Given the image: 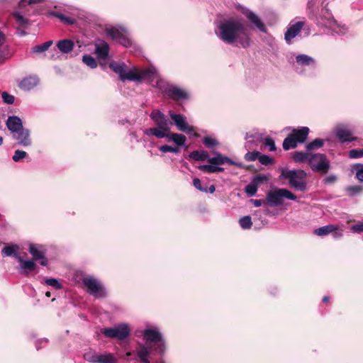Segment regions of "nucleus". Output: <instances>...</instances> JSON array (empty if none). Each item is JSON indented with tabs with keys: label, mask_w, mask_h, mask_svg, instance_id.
I'll return each instance as SVG.
<instances>
[{
	"label": "nucleus",
	"mask_w": 363,
	"mask_h": 363,
	"mask_svg": "<svg viewBox=\"0 0 363 363\" xmlns=\"http://www.w3.org/2000/svg\"><path fill=\"white\" fill-rule=\"evenodd\" d=\"M345 191L349 196H354L363 191V186L359 185L348 186L345 188Z\"/></svg>",
	"instance_id": "obj_35"
},
{
	"label": "nucleus",
	"mask_w": 363,
	"mask_h": 363,
	"mask_svg": "<svg viewBox=\"0 0 363 363\" xmlns=\"http://www.w3.org/2000/svg\"><path fill=\"white\" fill-rule=\"evenodd\" d=\"M101 332L105 336L113 338V328L102 329Z\"/></svg>",
	"instance_id": "obj_60"
},
{
	"label": "nucleus",
	"mask_w": 363,
	"mask_h": 363,
	"mask_svg": "<svg viewBox=\"0 0 363 363\" xmlns=\"http://www.w3.org/2000/svg\"><path fill=\"white\" fill-rule=\"evenodd\" d=\"M332 233L333 235L334 238H335V239L340 238L343 235L342 230H340V228H339V230H335Z\"/></svg>",
	"instance_id": "obj_62"
},
{
	"label": "nucleus",
	"mask_w": 363,
	"mask_h": 363,
	"mask_svg": "<svg viewBox=\"0 0 363 363\" xmlns=\"http://www.w3.org/2000/svg\"><path fill=\"white\" fill-rule=\"evenodd\" d=\"M115 73L118 74L119 79L122 82L127 80L140 83L145 79L152 78L155 72L150 68L139 69L134 67L130 69L125 63L115 62Z\"/></svg>",
	"instance_id": "obj_2"
},
{
	"label": "nucleus",
	"mask_w": 363,
	"mask_h": 363,
	"mask_svg": "<svg viewBox=\"0 0 363 363\" xmlns=\"http://www.w3.org/2000/svg\"><path fill=\"white\" fill-rule=\"evenodd\" d=\"M4 101L7 104H12L14 102V96L8 94L6 91H4L1 94Z\"/></svg>",
	"instance_id": "obj_55"
},
{
	"label": "nucleus",
	"mask_w": 363,
	"mask_h": 363,
	"mask_svg": "<svg viewBox=\"0 0 363 363\" xmlns=\"http://www.w3.org/2000/svg\"><path fill=\"white\" fill-rule=\"evenodd\" d=\"M18 262L20 263V269H22L21 274L28 276L30 272L35 271L37 266L35 262L32 260H24L23 257H18Z\"/></svg>",
	"instance_id": "obj_16"
},
{
	"label": "nucleus",
	"mask_w": 363,
	"mask_h": 363,
	"mask_svg": "<svg viewBox=\"0 0 363 363\" xmlns=\"http://www.w3.org/2000/svg\"><path fill=\"white\" fill-rule=\"evenodd\" d=\"M246 16L247 19L252 23L260 31L263 33L267 32V28L264 23L261 21L259 17L252 11L247 13Z\"/></svg>",
	"instance_id": "obj_21"
},
{
	"label": "nucleus",
	"mask_w": 363,
	"mask_h": 363,
	"mask_svg": "<svg viewBox=\"0 0 363 363\" xmlns=\"http://www.w3.org/2000/svg\"><path fill=\"white\" fill-rule=\"evenodd\" d=\"M245 191L250 196H252L257 193V186L252 182L245 186Z\"/></svg>",
	"instance_id": "obj_48"
},
{
	"label": "nucleus",
	"mask_w": 363,
	"mask_h": 363,
	"mask_svg": "<svg viewBox=\"0 0 363 363\" xmlns=\"http://www.w3.org/2000/svg\"><path fill=\"white\" fill-rule=\"evenodd\" d=\"M18 250L19 246L17 245H6L2 249L1 255L3 257H14L18 260V257H21Z\"/></svg>",
	"instance_id": "obj_23"
},
{
	"label": "nucleus",
	"mask_w": 363,
	"mask_h": 363,
	"mask_svg": "<svg viewBox=\"0 0 363 363\" xmlns=\"http://www.w3.org/2000/svg\"><path fill=\"white\" fill-rule=\"evenodd\" d=\"M308 164L313 171L323 174L328 173L330 169V162L325 154H311Z\"/></svg>",
	"instance_id": "obj_6"
},
{
	"label": "nucleus",
	"mask_w": 363,
	"mask_h": 363,
	"mask_svg": "<svg viewBox=\"0 0 363 363\" xmlns=\"http://www.w3.org/2000/svg\"><path fill=\"white\" fill-rule=\"evenodd\" d=\"M258 160L262 164L266 166L269 164H272L274 163L273 158H271L270 157L266 155H261L260 153Z\"/></svg>",
	"instance_id": "obj_47"
},
{
	"label": "nucleus",
	"mask_w": 363,
	"mask_h": 363,
	"mask_svg": "<svg viewBox=\"0 0 363 363\" xmlns=\"http://www.w3.org/2000/svg\"><path fill=\"white\" fill-rule=\"evenodd\" d=\"M311 154L303 151H295L293 153V160L296 162H303L306 160L308 161Z\"/></svg>",
	"instance_id": "obj_31"
},
{
	"label": "nucleus",
	"mask_w": 363,
	"mask_h": 363,
	"mask_svg": "<svg viewBox=\"0 0 363 363\" xmlns=\"http://www.w3.org/2000/svg\"><path fill=\"white\" fill-rule=\"evenodd\" d=\"M145 344L154 347V350L163 354L165 350L164 341L157 329L148 328L141 331Z\"/></svg>",
	"instance_id": "obj_4"
},
{
	"label": "nucleus",
	"mask_w": 363,
	"mask_h": 363,
	"mask_svg": "<svg viewBox=\"0 0 363 363\" xmlns=\"http://www.w3.org/2000/svg\"><path fill=\"white\" fill-rule=\"evenodd\" d=\"M6 126L12 133L18 132L19 130L23 128L21 119L16 116H9L6 121Z\"/></svg>",
	"instance_id": "obj_20"
},
{
	"label": "nucleus",
	"mask_w": 363,
	"mask_h": 363,
	"mask_svg": "<svg viewBox=\"0 0 363 363\" xmlns=\"http://www.w3.org/2000/svg\"><path fill=\"white\" fill-rule=\"evenodd\" d=\"M324 145V140L320 138H316L312 142L309 143L306 145V150L308 151H312L323 147Z\"/></svg>",
	"instance_id": "obj_36"
},
{
	"label": "nucleus",
	"mask_w": 363,
	"mask_h": 363,
	"mask_svg": "<svg viewBox=\"0 0 363 363\" xmlns=\"http://www.w3.org/2000/svg\"><path fill=\"white\" fill-rule=\"evenodd\" d=\"M43 246L37 245L33 243L29 245V253L32 255V260L38 261L45 256V252L42 250Z\"/></svg>",
	"instance_id": "obj_22"
},
{
	"label": "nucleus",
	"mask_w": 363,
	"mask_h": 363,
	"mask_svg": "<svg viewBox=\"0 0 363 363\" xmlns=\"http://www.w3.org/2000/svg\"><path fill=\"white\" fill-rule=\"evenodd\" d=\"M309 132V128L304 126L293 128L291 133L289 134L294 138L296 143H303L306 141Z\"/></svg>",
	"instance_id": "obj_15"
},
{
	"label": "nucleus",
	"mask_w": 363,
	"mask_h": 363,
	"mask_svg": "<svg viewBox=\"0 0 363 363\" xmlns=\"http://www.w3.org/2000/svg\"><path fill=\"white\" fill-rule=\"evenodd\" d=\"M203 143L208 148L213 147L218 145V142L216 139L208 136L203 138Z\"/></svg>",
	"instance_id": "obj_46"
},
{
	"label": "nucleus",
	"mask_w": 363,
	"mask_h": 363,
	"mask_svg": "<svg viewBox=\"0 0 363 363\" xmlns=\"http://www.w3.org/2000/svg\"><path fill=\"white\" fill-rule=\"evenodd\" d=\"M83 284L87 289V292L90 294L98 296L102 291V286L93 277H85L83 279Z\"/></svg>",
	"instance_id": "obj_13"
},
{
	"label": "nucleus",
	"mask_w": 363,
	"mask_h": 363,
	"mask_svg": "<svg viewBox=\"0 0 363 363\" xmlns=\"http://www.w3.org/2000/svg\"><path fill=\"white\" fill-rule=\"evenodd\" d=\"M335 230H339V225L329 224L314 230L313 233L318 236H323L332 233Z\"/></svg>",
	"instance_id": "obj_25"
},
{
	"label": "nucleus",
	"mask_w": 363,
	"mask_h": 363,
	"mask_svg": "<svg viewBox=\"0 0 363 363\" xmlns=\"http://www.w3.org/2000/svg\"><path fill=\"white\" fill-rule=\"evenodd\" d=\"M43 1V0H21L18 5L20 8H23L27 5L36 4Z\"/></svg>",
	"instance_id": "obj_57"
},
{
	"label": "nucleus",
	"mask_w": 363,
	"mask_h": 363,
	"mask_svg": "<svg viewBox=\"0 0 363 363\" xmlns=\"http://www.w3.org/2000/svg\"><path fill=\"white\" fill-rule=\"evenodd\" d=\"M218 29V37L225 43L233 44L238 40L243 48L250 45V38L245 26L237 20H228L221 23Z\"/></svg>",
	"instance_id": "obj_1"
},
{
	"label": "nucleus",
	"mask_w": 363,
	"mask_h": 363,
	"mask_svg": "<svg viewBox=\"0 0 363 363\" xmlns=\"http://www.w3.org/2000/svg\"><path fill=\"white\" fill-rule=\"evenodd\" d=\"M45 281L46 284L51 286L56 289H62V284L56 279L47 278V279H45Z\"/></svg>",
	"instance_id": "obj_50"
},
{
	"label": "nucleus",
	"mask_w": 363,
	"mask_h": 363,
	"mask_svg": "<svg viewBox=\"0 0 363 363\" xmlns=\"http://www.w3.org/2000/svg\"><path fill=\"white\" fill-rule=\"evenodd\" d=\"M17 134L14 136V138L18 140V143L23 146H29L31 145L32 141L30 138V131L28 129L21 128L18 132H16Z\"/></svg>",
	"instance_id": "obj_17"
},
{
	"label": "nucleus",
	"mask_w": 363,
	"mask_h": 363,
	"mask_svg": "<svg viewBox=\"0 0 363 363\" xmlns=\"http://www.w3.org/2000/svg\"><path fill=\"white\" fill-rule=\"evenodd\" d=\"M97 363H113V356L111 353L99 354Z\"/></svg>",
	"instance_id": "obj_41"
},
{
	"label": "nucleus",
	"mask_w": 363,
	"mask_h": 363,
	"mask_svg": "<svg viewBox=\"0 0 363 363\" xmlns=\"http://www.w3.org/2000/svg\"><path fill=\"white\" fill-rule=\"evenodd\" d=\"M159 150L162 152H174L178 154L180 152V150L177 147H172L167 145H162L159 147Z\"/></svg>",
	"instance_id": "obj_45"
},
{
	"label": "nucleus",
	"mask_w": 363,
	"mask_h": 363,
	"mask_svg": "<svg viewBox=\"0 0 363 363\" xmlns=\"http://www.w3.org/2000/svg\"><path fill=\"white\" fill-rule=\"evenodd\" d=\"M208 153L204 150H194L188 156L189 159H192L195 161H205L208 158Z\"/></svg>",
	"instance_id": "obj_30"
},
{
	"label": "nucleus",
	"mask_w": 363,
	"mask_h": 363,
	"mask_svg": "<svg viewBox=\"0 0 363 363\" xmlns=\"http://www.w3.org/2000/svg\"><path fill=\"white\" fill-rule=\"evenodd\" d=\"M296 62L301 65H310L315 63V60L310 56L306 55H298L296 57Z\"/></svg>",
	"instance_id": "obj_34"
},
{
	"label": "nucleus",
	"mask_w": 363,
	"mask_h": 363,
	"mask_svg": "<svg viewBox=\"0 0 363 363\" xmlns=\"http://www.w3.org/2000/svg\"><path fill=\"white\" fill-rule=\"evenodd\" d=\"M352 169L356 172V178L359 182H363V164H356L352 167Z\"/></svg>",
	"instance_id": "obj_44"
},
{
	"label": "nucleus",
	"mask_w": 363,
	"mask_h": 363,
	"mask_svg": "<svg viewBox=\"0 0 363 363\" xmlns=\"http://www.w3.org/2000/svg\"><path fill=\"white\" fill-rule=\"evenodd\" d=\"M239 223L243 229H250L252 225V219L250 216L241 218L239 220Z\"/></svg>",
	"instance_id": "obj_43"
},
{
	"label": "nucleus",
	"mask_w": 363,
	"mask_h": 363,
	"mask_svg": "<svg viewBox=\"0 0 363 363\" xmlns=\"http://www.w3.org/2000/svg\"><path fill=\"white\" fill-rule=\"evenodd\" d=\"M336 136L341 143L352 142L356 140V138L352 136V132L345 127H338L336 129Z\"/></svg>",
	"instance_id": "obj_18"
},
{
	"label": "nucleus",
	"mask_w": 363,
	"mask_h": 363,
	"mask_svg": "<svg viewBox=\"0 0 363 363\" xmlns=\"http://www.w3.org/2000/svg\"><path fill=\"white\" fill-rule=\"evenodd\" d=\"M298 143L294 139L290 134L287 135V137L284 140L282 146L284 150H289L290 149H294L297 147Z\"/></svg>",
	"instance_id": "obj_33"
},
{
	"label": "nucleus",
	"mask_w": 363,
	"mask_h": 363,
	"mask_svg": "<svg viewBox=\"0 0 363 363\" xmlns=\"http://www.w3.org/2000/svg\"><path fill=\"white\" fill-rule=\"evenodd\" d=\"M348 155L350 158L362 157H363V148L351 150L349 151Z\"/></svg>",
	"instance_id": "obj_53"
},
{
	"label": "nucleus",
	"mask_w": 363,
	"mask_h": 363,
	"mask_svg": "<svg viewBox=\"0 0 363 363\" xmlns=\"http://www.w3.org/2000/svg\"><path fill=\"white\" fill-rule=\"evenodd\" d=\"M252 202L253 203L254 206L255 207H259L261 206L265 201L264 200H262V199H255V200H252Z\"/></svg>",
	"instance_id": "obj_64"
},
{
	"label": "nucleus",
	"mask_w": 363,
	"mask_h": 363,
	"mask_svg": "<svg viewBox=\"0 0 363 363\" xmlns=\"http://www.w3.org/2000/svg\"><path fill=\"white\" fill-rule=\"evenodd\" d=\"M337 177L335 175H330L324 179V183L326 184H333L336 182Z\"/></svg>",
	"instance_id": "obj_61"
},
{
	"label": "nucleus",
	"mask_w": 363,
	"mask_h": 363,
	"mask_svg": "<svg viewBox=\"0 0 363 363\" xmlns=\"http://www.w3.org/2000/svg\"><path fill=\"white\" fill-rule=\"evenodd\" d=\"M320 16H321V18H324L326 19L327 22L325 24V26H330L333 25V23H335V20L334 19V18H333L332 13L330 12V11L322 10Z\"/></svg>",
	"instance_id": "obj_39"
},
{
	"label": "nucleus",
	"mask_w": 363,
	"mask_h": 363,
	"mask_svg": "<svg viewBox=\"0 0 363 363\" xmlns=\"http://www.w3.org/2000/svg\"><path fill=\"white\" fill-rule=\"evenodd\" d=\"M52 45V41L49 40L43 44L35 45L33 48V52L35 53H40L46 51Z\"/></svg>",
	"instance_id": "obj_38"
},
{
	"label": "nucleus",
	"mask_w": 363,
	"mask_h": 363,
	"mask_svg": "<svg viewBox=\"0 0 363 363\" xmlns=\"http://www.w3.org/2000/svg\"><path fill=\"white\" fill-rule=\"evenodd\" d=\"M224 157L225 156L217 152L216 157L208 159V162L214 165H221L224 164Z\"/></svg>",
	"instance_id": "obj_40"
},
{
	"label": "nucleus",
	"mask_w": 363,
	"mask_h": 363,
	"mask_svg": "<svg viewBox=\"0 0 363 363\" xmlns=\"http://www.w3.org/2000/svg\"><path fill=\"white\" fill-rule=\"evenodd\" d=\"M13 16L19 26L25 28L28 24V19L26 18L19 12H14Z\"/></svg>",
	"instance_id": "obj_37"
},
{
	"label": "nucleus",
	"mask_w": 363,
	"mask_h": 363,
	"mask_svg": "<svg viewBox=\"0 0 363 363\" xmlns=\"http://www.w3.org/2000/svg\"><path fill=\"white\" fill-rule=\"evenodd\" d=\"M199 169L205 173H215L221 172L224 171L223 167H217L214 164H203L200 165Z\"/></svg>",
	"instance_id": "obj_32"
},
{
	"label": "nucleus",
	"mask_w": 363,
	"mask_h": 363,
	"mask_svg": "<svg viewBox=\"0 0 363 363\" xmlns=\"http://www.w3.org/2000/svg\"><path fill=\"white\" fill-rule=\"evenodd\" d=\"M152 350H154V347L152 346H150L146 344L140 346L137 350V353L138 357L142 363H150L148 357L152 353Z\"/></svg>",
	"instance_id": "obj_19"
},
{
	"label": "nucleus",
	"mask_w": 363,
	"mask_h": 363,
	"mask_svg": "<svg viewBox=\"0 0 363 363\" xmlns=\"http://www.w3.org/2000/svg\"><path fill=\"white\" fill-rule=\"evenodd\" d=\"M95 54L96 55L97 60L99 65L106 69L108 67L111 69L113 70V62H111L107 63V59L109 55V45L106 42H102L95 45Z\"/></svg>",
	"instance_id": "obj_7"
},
{
	"label": "nucleus",
	"mask_w": 363,
	"mask_h": 363,
	"mask_svg": "<svg viewBox=\"0 0 363 363\" xmlns=\"http://www.w3.org/2000/svg\"><path fill=\"white\" fill-rule=\"evenodd\" d=\"M38 83V79L36 77H28L24 78L20 83L19 87L21 89L30 90L34 88Z\"/></svg>",
	"instance_id": "obj_24"
},
{
	"label": "nucleus",
	"mask_w": 363,
	"mask_h": 363,
	"mask_svg": "<svg viewBox=\"0 0 363 363\" xmlns=\"http://www.w3.org/2000/svg\"><path fill=\"white\" fill-rule=\"evenodd\" d=\"M193 184L194 186H195V188H196L197 189H199V191H206V188H203L201 185V180L199 179V178H194V180H193Z\"/></svg>",
	"instance_id": "obj_59"
},
{
	"label": "nucleus",
	"mask_w": 363,
	"mask_h": 363,
	"mask_svg": "<svg viewBox=\"0 0 363 363\" xmlns=\"http://www.w3.org/2000/svg\"><path fill=\"white\" fill-rule=\"evenodd\" d=\"M167 139L168 141H173L178 146L184 145L186 140L184 135L170 132L167 133Z\"/></svg>",
	"instance_id": "obj_27"
},
{
	"label": "nucleus",
	"mask_w": 363,
	"mask_h": 363,
	"mask_svg": "<svg viewBox=\"0 0 363 363\" xmlns=\"http://www.w3.org/2000/svg\"><path fill=\"white\" fill-rule=\"evenodd\" d=\"M259 153L257 151L248 152L245 155V160L247 161H255L259 158Z\"/></svg>",
	"instance_id": "obj_52"
},
{
	"label": "nucleus",
	"mask_w": 363,
	"mask_h": 363,
	"mask_svg": "<svg viewBox=\"0 0 363 363\" xmlns=\"http://www.w3.org/2000/svg\"><path fill=\"white\" fill-rule=\"evenodd\" d=\"M150 118L157 127L164 129V130H170L167 117L160 110H153L150 113Z\"/></svg>",
	"instance_id": "obj_11"
},
{
	"label": "nucleus",
	"mask_w": 363,
	"mask_h": 363,
	"mask_svg": "<svg viewBox=\"0 0 363 363\" xmlns=\"http://www.w3.org/2000/svg\"><path fill=\"white\" fill-rule=\"evenodd\" d=\"M304 26V22L298 21L294 24L291 25L284 34V39L288 43L294 38L301 30Z\"/></svg>",
	"instance_id": "obj_14"
},
{
	"label": "nucleus",
	"mask_w": 363,
	"mask_h": 363,
	"mask_svg": "<svg viewBox=\"0 0 363 363\" xmlns=\"http://www.w3.org/2000/svg\"><path fill=\"white\" fill-rule=\"evenodd\" d=\"M264 144L265 146L269 147L270 151H275L277 149L274 140L270 137L264 138Z\"/></svg>",
	"instance_id": "obj_54"
},
{
	"label": "nucleus",
	"mask_w": 363,
	"mask_h": 363,
	"mask_svg": "<svg viewBox=\"0 0 363 363\" xmlns=\"http://www.w3.org/2000/svg\"><path fill=\"white\" fill-rule=\"evenodd\" d=\"M82 61L84 64L91 68H96L97 67V62L96 60L91 55H84L82 57Z\"/></svg>",
	"instance_id": "obj_42"
},
{
	"label": "nucleus",
	"mask_w": 363,
	"mask_h": 363,
	"mask_svg": "<svg viewBox=\"0 0 363 363\" xmlns=\"http://www.w3.org/2000/svg\"><path fill=\"white\" fill-rule=\"evenodd\" d=\"M166 94L175 101H179L189 98L187 91L177 86H171L166 90Z\"/></svg>",
	"instance_id": "obj_12"
},
{
	"label": "nucleus",
	"mask_w": 363,
	"mask_h": 363,
	"mask_svg": "<svg viewBox=\"0 0 363 363\" xmlns=\"http://www.w3.org/2000/svg\"><path fill=\"white\" fill-rule=\"evenodd\" d=\"M114 36L115 43H119L126 48L132 45V40L128 30L122 26H115Z\"/></svg>",
	"instance_id": "obj_10"
},
{
	"label": "nucleus",
	"mask_w": 363,
	"mask_h": 363,
	"mask_svg": "<svg viewBox=\"0 0 363 363\" xmlns=\"http://www.w3.org/2000/svg\"><path fill=\"white\" fill-rule=\"evenodd\" d=\"M267 180L268 177L267 176L262 174H257L253 178L252 182L258 187L259 185L263 184Z\"/></svg>",
	"instance_id": "obj_51"
},
{
	"label": "nucleus",
	"mask_w": 363,
	"mask_h": 363,
	"mask_svg": "<svg viewBox=\"0 0 363 363\" xmlns=\"http://www.w3.org/2000/svg\"><path fill=\"white\" fill-rule=\"evenodd\" d=\"M26 156L27 152L26 151L16 150L14 152L12 159L14 162H17L21 160L22 159L25 158Z\"/></svg>",
	"instance_id": "obj_49"
},
{
	"label": "nucleus",
	"mask_w": 363,
	"mask_h": 363,
	"mask_svg": "<svg viewBox=\"0 0 363 363\" xmlns=\"http://www.w3.org/2000/svg\"><path fill=\"white\" fill-rule=\"evenodd\" d=\"M284 198L289 200H296V196L290 191L286 189H276L274 191H269L267 196V203L271 206H281L284 202Z\"/></svg>",
	"instance_id": "obj_5"
},
{
	"label": "nucleus",
	"mask_w": 363,
	"mask_h": 363,
	"mask_svg": "<svg viewBox=\"0 0 363 363\" xmlns=\"http://www.w3.org/2000/svg\"><path fill=\"white\" fill-rule=\"evenodd\" d=\"M130 328L128 323H122L115 325V344L123 347L130 344Z\"/></svg>",
	"instance_id": "obj_8"
},
{
	"label": "nucleus",
	"mask_w": 363,
	"mask_h": 363,
	"mask_svg": "<svg viewBox=\"0 0 363 363\" xmlns=\"http://www.w3.org/2000/svg\"><path fill=\"white\" fill-rule=\"evenodd\" d=\"M74 42L69 39L60 40L57 43V48L63 53H69L74 48Z\"/></svg>",
	"instance_id": "obj_26"
},
{
	"label": "nucleus",
	"mask_w": 363,
	"mask_h": 363,
	"mask_svg": "<svg viewBox=\"0 0 363 363\" xmlns=\"http://www.w3.org/2000/svg\"><path fill=\"white\" fill-rule=\"evenodd\" d=\"M169 116L179 130L189 135H193L196 138H199L200 136L199 133H196L195 128L188 124L184 116L182 114H176L173 111H170Z\"/></svg>",
	"instance_id": "obj_9"
},
{
	"label": "nucleus",
	"mask_w": 363,
	"mask_h": 363,
	"mask_svg": "<svg viewBox=\"0 0 363 363\" xmlns=\"http://www.w3.org/2000/svg\"><path fill=\"white\" fill-rule=\"evenodd\" d=\"M98 355L99 354H97L96 353L89 352V353H86L84 354V358L88 362H92V363H97V362H98Z\"/></svg>",
	"instance_id": "obj_56"
},
{
	"label": "nucleus",
	"mask_w": 363,
	"mask_h": 363,
	"mask_svg": "<svg viewBox=\"0 0 363 363\" xmlns=\"http://www.w3.org/2000/svg\"><path fill=\"white\" fill-rule=\"evenodd\" d=\"M225 163H228V164H230L232 165H235V166L240 167H242V165L240 164L234 162L230 158L225 157V156L224 157V164Z\"/></svg>",
	"instance_id": "obj_63"
},
{
	"label": "nucleus",
	"mask_w": 363,
	"mask_h": 363,
	"mask_svg": "<svg viewBox=\"0 0 363 363\" xmlns=\"http://www.w3.org/2000/svg\"><path fill=\"white\" fill-rule=\"evenodd\" d=\"M351 230L354 233H362L363 232V222H358L357 223L352 225Z\"/></svg>",
	"instance_id": "obj_58"
},
{
	"label": "nucleus",
	"mask_w": 363,
	"mask_h": 363,
	"mask_svg": "<svg viewBox=\"0 0 363 363\" xmlns=\"http://www.w3.org/2000/svg\"><path fill=\"white\" fill-rule=\"evenodd\" d=\"M306 172L303 169L281 170V179H289L290 186L300 191L306 190Z\"/></svg>",
	"instance_id": "obj_3"
},
{
	"label": "nucleus",
	"mask_w": 363,
	"mask_h": 363,
	"mask_svg": "<svg viewBox=\"0 0 363 363\" xmlns=\"http://www.w3.org/2000/svg\"><path fill=\"white\" fill-rule=\"evenodd\" d=\"M169 131L170 130H164V129H161L159 127H155L147 129L145 133L147 135H154L157 138H167V133H169Z\"/></svg>",
	"instance_id": "obj_28"
},
{
	"label": "nucleus",
	"mask_w": 363,
	"mask_h": 363,
	"mask_svg": "<svg viewBox=\"0 0 363 363\" xmlns=\"http://www.w3.org/2000/svg\"><path fill=\"white\" fill-rule=\"evenodd\" d=\"M50 15L59 18L65 25H73L76 23L75 19L66 16L59 11H53L50 13Z\"/></svg>",
	"instance_id": "obj_29"
}]
</instances>
